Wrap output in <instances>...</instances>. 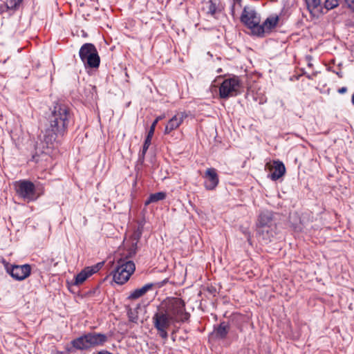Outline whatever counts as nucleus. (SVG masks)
I'll return each instance as SVG.
<instances>
[{
  "instance_id": "f257e3e1",
  "label": "nucleus",
  "mask_w": 354,
  "mask_h": 354,
  "mask_svg": "<svg viewBox=\"0 0 354 354\" xmlns=\"http://www.w3.org/2000/svg\"><path fill=\"white\" fill-rule=\"evenodd\" d=\"M73 115L68 105L59 102L54 104L48 118V127L44 137V143L47 149L54 148L55 144L59 142L67 134Z\"/></svg>"
},
{
  "instance_id": "f03ea898",
  "label": "nucleus",
  "mask_w": 354,
  "mask_h": 354,
  "mask_svg": "<svg viewBox=\"0 0 354 354\" xmlns=\"http://www.w3.org/2000/svg\"><path fill=\"white\" fill-rule=\"evenodd\" d=\"M159 308L178 324L187 322L190 318V314L186 311L185 302L180 297H167Z\"/></svg>"
},
{
  "instance_id": "7ed1b4c3",
  "label": "nucleus",
  "mask_w": 354,
  "mask_h": 354,
  "mask_svg": "<svg viewBox=\"0 0 354 354\" xmlns=\"http://www.w3.org/2000/svg\"><path fill=\"white\" fill-rule=\"evenodd\" d=\"M152 323L154 328L157 330V335L165 342L168 338V330L172 325L177 324L160 308L153 315Z\"/></svg>"
},
{
  "instance_id": "20e7f679",
  "label": "nucleus",
  "mask_w": 354,
  "mask_h": 354,
  "mask_svg": "<svg viewBox=\"0 0 354 354\" xmlns=\"http://www.w3.org/2000/svg\"><path fill=\"white\" fill-rule=\"evenodd\" d=\"M14 187L17 194L28 203L36 201L43 194L42 190L38 192L35 184L28 180L16 181Z\"/></svg>"
},
{
  "instance_id": "39448f33",
  "label": "nucleus",
  "mask_w": 354,
  "mask_h": 354,
  "mask_svg": "<svg viewBox=\"0 0 354 354\" xmlns=\"http://www.w3.org/2000/svg\"><path fill=\"white\" fill-rule=\"evenodd\" d=\"M80 57L86 68H97L100 66V58L95 46L91 43L82 46L79 51Z\"/></svg>"
},
{
  "instance_id": "423d86ee",
  "label": "nucleus",
  "mask_w": 354,
  "mask_h": 354,
  "mask_svg": "<svg viewBox=\"0 0 354 354\" xmlns=\"http://www.w3.org/2000/svg\"><path fill=\"white\" fill-rule=\"evenodd\" d=\"M243 91V84L237 76L225 79L219 86V97L228 99L237 96Z\"/></svg>"
},
{
  "instance_id": "0eeeda50",
  "label": "nucleus",
  "mask_w": 354,
  "mask_h": 354,
  "mask_svg": "<svg viewBox=\"0 0 354 354\" xmlns=\"http://www.w3.org/2000/svg\"><path fill=\"white\" fill-rule=\"evenodd\" d=\"M136 266L131 261L120 260L113 272V278L118 284L125 283L135 271Z\"/></svg>"
},
{
  "instance_id": "6e6552de",
  "label": "nucleus",
  "mask_w": 354,
  "mask_h": 354,
  "mask_svg": "<svg viewBox=\"0 0 354 354\" xmlns=\"http://www.w3.org/2000/svg\"><path fill=\"white\" fill-rule=\"evenodd\" d=\"M5 268L13 279L18 281L24 280L31 273V266L29 264L10 266L8 263H5Z\"/></svg>"
},
{
  "instance_id": "1a4fd4ad",
  "label": "nucleus",
  "mask_w": 354,
  "mask_h": 354,
  "mask_svg": "<svg viewBox=\"0 0 354 354\" xmlns=\"http://www.w3.org/2000/svg\"><path fill=\"white\" fill-rule=\"evenodd\" d=\"M241 19V21L256 34V32L258 30V26H259L260 17L254 9L251 7H245Z\"/></svg>"
},
{
  "instance_id": "9d476101",
  "label": "nucleus",
  "mask_w": 354,
  "mask_h": 354,
  "mask_svg": "<svg viewBox=\"0 0 354 354\" xmlns=\"http://www.w3.org/2000/svg\"><path fill=\"white\" fill-rule=\"evenodd\" d=\"M100 268V263H97L93 266L85 268L75 276L74 284L78 286L83 283L89 277L98 272Z\"/></svg>"
},
{
  "instance_id": "9b49d317",
  "label": "nucleus",
  "mask_w": 354,
  "mask_h": 354,
  "mask_svg": "<svg viewBox=\"0 0 354 354\" xmlns=\"http://www.w3.org/2000/svg\"><path fill=\"white\" fill-rule=\"evenodd\" d=\"M187 117V114L185 112H178L174 115L167 124L164 131L165 134H169L178 129Z\"/></svg>"
},
{
  "instance_id": "f8f14e48",
  "label": "nucleus",
  "mask_w": 354,
  "mask_h": 354,
  "mask_svg": "<svg viewBox=\"0 0 354 354\" xmlns=\"http://www.w3.org/2000/svg\"><path fill=\"white\" fill-rule=\"evenodd\" d=\"M204 177L205 178V187L207 190L214 189L219 182L216 170L214 168H208L205 173Z\"/></svg>"
},
{
  "instance_id": "ddd939ff",
  "label": "nucleus",
  "mask_w": 354,
  "mask_h": 354,
  "mask_svg": "<svg viewBox=\"0 0 354 354\" xmlns=\"http://www.w3.org/2000/svg\"><path fill=\"white\" fill-rule=\"evenodd\" d=\"M270 170V178L272 180H277L282 177L286 172V167L283 163L279 160L273 161L272 165L267 164Z\"/></svg>"
},
{
  "instance_id": "4468645a",
  "label": "nucleus",
  "mask_w": 354,
  "mask_h": 354,
  "mask_svg": "<svg viewBox=\"0 0 354 354\" xmlns=\"http://www.w3.org/2000/svg\"><path fill=\"white\" fill-rule=\"evenodd\" d=\"M273 213L269 211L261 212L258 217L257 227H270L272 225H276L273 220Z\"/></svg>"
},
{
  "instance_id": "2eb2a0df",
  "label": "nucleus",
  "mask_w": 354,
  "mask_h": 354,
  "mask_svg": "<svg viewBox=\"0 0 354 354\" xmlns=\"http://www.w3.org/2000/svg\"><path fill=\"white\" fill-rule=\"evenodd\" d=\"M88 347L92 348L97 346L103 345L108 339L107 336L104 334L97 333H88L86 334Z\"/></svg>"
},
{
  "instance_id": "dca6fc26",
  "label": "nucleus",
  "mask_w": 354,
  "mask_h": 354,
  "mask_svg": "<svg viewBox=\"0 0 354 354\" xmlns=\"http://www.w3.org/2000/svg\"><path fill=\"white\" fill-rule=\"evenodd\" d=\"M276 225H272L270 227L257 228L259 239H261L265 243L270 242L276 234Z\"/></svg>"
},
{
  "instance_id": "f3484780",
  "label": "nucleus",
  "mask_w": 354,
  "mask_h": 354,
  "mask_svg": "<svg viewBox=\"0 0 354 354\" xmlns=\"http://www.w3.org/2000/svg\"><path fill=\"white\" fill-rule=\"evenodd\" d=\"M279 17L277 16L267 18L263 25L258 26V30L256 32V35L262 36L265 32L270 31L274 28L277 25Z\"/></svg>"
},
{
  "instance_id": "a211bd4d",
  "label": "nucleus",
  "mask_w": 354,
  "mask_h": 354,
  "mask_svg": "<svg viewBox=\"0 0 354 354\" xmlns=\"http://www.w3.org/2000/svg\"><path fill=\"white\" fill-rule=\"evenodd\" d=\"M153 287L152 283L145 284L140 288H137L132 291L128 296L127 299L129 300H135L145 295Z\"/></svg>"
},
{
  "instance_id": "6ab92c4d",
  "label": "nucleus",
  "mask_w": 354,
  "mask_h": 354,
  "mask_svg": "<svg viewBox=\"0 0 354 354\" xmlns=\"http://www.w3.org/2000/svg\"><path fill=\"white\" fill-rule=\"evenodd\" d=\"M203 10L207 14L214 16L216 12H221V8L217 4L216 1L208 0L205 3Z\"/></svg>"
},
{
  "instance_id": "aec40b11",
  "label": "nucleus",
  "mask_w": 354,
  "mask_h": 354,
  "mask_svg": "<svg viewBox=\"0 0 354 354\" xmlns=\"http://www.w3.org/2000/svg\"><path fill=\"white\" fill-rule=\"evenodd\" d=\"M86 340H87V336L86 334V335H84L80 337H77V338L73 339L71 342V344L73 345V346L74 348H75L76 349H78V350L88 349L89 348L88 344L87 342H86Z\"/></svg>"
},
{
  "instance_id": "412c9836",
  "label": "nucleus",
  "mask_w": 354,
  "mask_h": 354,
  "mask_svg": "<svg viewBox=\"0 0 354 354\" xmlns=\"http://www.w3.org/2000/svg\"><path fill=\"white\" fill-rule=\"evenodd\" d=\"M305 1L308 10L313 15H316L322 8L321 0H305Z\"/></svg>"
},
{
  "instance_id": "4be33fe9",
  "label": "nucleus",
  "mask_w": 354,
  "mask_h": 354,
  "mask_svg": "<svg viewBox=\"0 0 354 354\" xmlns=\"http://www.w3.org/2000/svg\"><path fill=\"white\" fill-rule=\"evenodd\" d=\"M230 326L225 322H221L215 330V335L220 339H225L229 332Z\"/></svg>"
},
{
  "instance_id": "5701e85b",
  "label": "nucleus",
  "mask_w": 354,
  "mask_h": 354,
  "mask_svg": "<svg viewBox=\"0 0 354 354\" xmlns=\"http://www.w3.org/2000/svg\"><path fill=\"white\" fill-rule=\"evenodd\" d=\"M166 198V194L162 192L151 194L149 195L147 200L145 201V205H149L151 203H156L159 201H162Z\"/></svg>"
},
{
  "instance_id": "b1692460",
  "label": "nucleus",
  "mask_w": 354,
  "mask_h": 354,
  "mask_svg": "<svg viewBox=\"0 0 354 354\" xmlns=\"http://www.w3.org/2000/svg\"><path fill=\"white\" fill-rule=\"evenodd\" d=\"M154 134V124H151L150 129L148 131L147 136L145 138L143 147H145V148H149L151 145V139Z\"/></svg>"
},
{
  "instance_id": "393cba45",
  "label": "nucleus",
  "mask_w": 354,
  "mask_h": 354,
  "mask_svg": "<svg viewBox=\"0 0 354 354\" xmlns=\"http://www.w3.org/2000/svg\"><path fill=\"white\" fill-rule=\"evenodd\" d=\"M23 0H7L6 6L8 9L15 10L21 3Z\"/></svg>"
},
{
  "instance_id": "a878e982",
  "label": "nucleus",
  "mask_w": 354,
  "mask_h": 354,
  "mask_svg": "<svg viewBox=\"0 0 354 354\" xmlns=\"http://www.w3.org/2000/svg\"><path fill=\"white\" fill-rule=\"evenodd\" d=\"M339 5V0H325L324 8L327 10H332Z\"/></svg>"
},
{
  "instance_id": "bb28decb",
  "label": "nucleus",
  "mask_w": 354,
  "mask_h": 354,
  "mask_svg": "<svg viewBox=\"0 0 354 354\" xmlns=\"http://www.w3.org/2000/svg\"><path fill=\"white\" fill-rule=\"evenodd\" d=\"M149 148H145V147H142V151L140 152L139 153V160L141 161V162H143L144 161V159H145V154Z\"/></svg>"
},
{
  "instance_id": "cd10ccee",
  "label": "nucleus",
  "mask_w": 354,
  "mask_h": 354,
  "mask_svg": "<svg viewBox=\"0 0 354 354\" xmlns=\"http://www.w3.org/2000/svg\"><path fill=\"white\" fill-rule=\"evenodd\" d=\"M149 148H145V147H142V151L140 152L139 153V160L141 161V162H143L144 161V159H145V154Z\"/></svg>"
},
{
  "instance_id": "c85d7f7f",
  "label": "nucleus",
  "mask_w": 354,
  "mask_h": 354,
  "mask_svg": "<svg viewBox=\"0 0 354 354\" xmlns=\"http://www.w3.org/2000/svg\"><path fill=\"white\" fill-rule=\"evenodd\" d=\"M164 118V115H160V116H158L156 118V120L153 122L152 124H154V129H156V127H157V124L158 122L161 120L162 119Z\"/></svg>"
},
{
  "instance_id": "c756f323",
  "label": "nucleus",
  "mask_w": 354,
  "mask_h": 354,
  "mask_svg": "<svg viewBox=\"0 0 354 354\" xmlns=\"http://www.w3.org/2000/svg\"><path fill=\"white\" fill-rule=\"evenodd\" d=\"M345 2L350 8L354 10V0H345Z\"/></svg>"
},
{
  "instance_id": "7c9ffc66",
  "label": "nucleus",
  "mask_w": 354,
  "mask_h": 354,
  "mask_svg": "<svg viewBox=\"0 0 354 354\" xmlns=\"http://www.w3.org/2000/svg\"><path fill=\"white\" fill-rule=\"evenodd\" d=\"M346 91H347V88L346 87H342V88L338 89V93H341V94H344Z\"/></svg>"
},
{
  "instance_id": "2f4dec72",
  "label": "nucleus",
  "mask_w": 354,
  "mask_h": 354,
  "mask_svg": "<svg viewBox=\"0 0 354 354\" xmlns=\"http://www.w3.org/2000/svg\"><path fill=\"white\" fill-rule=\"evenodd\" d=\"M129 320L133 322H136L137 321V317H134L133 316H131L129 314Z\"/></svg>"
},
{
  "instance_id": "473e14b6",
  "label": "nucleus",
  "mask_w": 354,
  "mask_h": 354,
  "mask_svg": "<svg viewBox=\"0 0 354 354\" xmlns=\"http://www.w3.org/2000/svg\"><path fill=\"white\" fill-rule=\"evenodd\" d=\"M241 1V0H233L234 3H233V6H232V11H234L235 3H240Z\"/></svg>"
},
{
  "instance_id": "72a5a7b5",
  "label": "nucleus",
  "mask_w": 354,
  "mask_h": 354,
  "mask_svg": "<svg viewBox=\"0 0 354 354\" xmlns=\"http://www.w3.org/2000/svg\"><path fill=\"white\" fill-rule=\"evenodd\" d=\"M243 232L247 236L248 241H250V233L247 230L244 231Z\"/></svg>"
},
{
  "instance_id": "f704fd0d",
  "label": "nucleus",
  "mask_w": 354,
  "mask_h": 354,
  "mask_svg": "<svg viewBox=\"0 0 354 354\" xmlns=\"http://www.w3.org/2000/svg\"><path fill=\"white\" fill-rule=\"evenodd\" d=\"M97 354H112L108 351L99 352Z\"/></svg>"
},
{
  "instance_id": "c9c22d12",
  "label": "nucleus",
  "mask_w": 354,
  "mask_h": 354,
  "mask_svg": "<svg viewBox=\"0 0 354 354\" xmlns=\"http://www.w3.org/2000/svg\"><path fill=\"white\" fill-rule=\"evenodd\" d=\"M351 101H352L353 104L354 105V93L352 95Z\"/></svg>"
},
{
  "instance_id": "e433bc0d",
  "label": "nucleus",
  "mask_w": 354,
  "mask_h": 354,
  "mask_svg": "<svg viewBox=\"0 0 354 354\" xmlns=\"http://www.w3.org/2000/svg\"><path fill=\"white\" fill-rule=\"evenodd\" d=\"M45 153H49V151H44Z\"/></svg>"
}]
</instances>
